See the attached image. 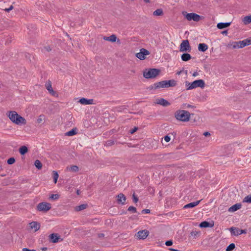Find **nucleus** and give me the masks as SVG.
<instances>
[{"label": "nucleus", "instance_id": "obj_55", "mask_svg": "<svg viewBox=\"0 0 251 251\" xmlns=\"http://www.w3.org/2000/svg\"><path fill=\"white\" fill-rule=\"evenodd\" d=\"M144 1L147 3H148L150 2V0H144Z\"/></svg>", "mask_w": 251, "mask_h": 251}, {"label": "nucleus", "instance_id": "obj_54", "mask_svg": "<svg viewBox=\"0 0 251 251\" xmlns=\"http://www.w3.org/2000/svg\"><path fill=\"white\" fill-rule=\"evenodd\" d=\"M103 236H104L103 234H102V233H101V234H99V237L100 238H101V237H103Z\"/></svg>", "mask_w": 251, "mask_h": 251}, {"label": "nucleus", "instance_id": "obj_26", "mask_svg": "<svg viewBox=\"0 0 251 251\" xmlns=\"http://www.w3.org/2000/svg\"><path fill=\"white\" fill-rule=\"evenodd\" d=\"M243 22L245 25H247L251 23V15L245 17L243 20Z\"/></svg>", "mask_w": 251, "mask_h": 251}, {"label": "nucleus", "instance_id": "obj_34", "mask_svg": "<svg viewBox=\"0 0 251 251\" xmlns=\"http://www.w3.org/2000/svg\"><path fill=\"white\" fill-rule=\"evenodd\" d=\"M235 248V244L234 243H231L227 247L226 251H232Z\"/></svg>", "mask_w": 251, "mask_h": 251}, {"label": "nucleus", "instance_id": "obj_29", "mask_svg": "<svg viewBox=\"0 0 251 251\" xmlns=\"http://www.w3.org/2000/svg\"><path fill=\"white\" fill-rule=\"evenodd\" d=\"M87 207V204H82L79 206H76L75 209L76 211H79L86 209Z\"/></svg>", "mask_w": 251, "mask_h": 251}, {"label": "nucleus", "instance_id": "obj_56", "mask_svg": "<svg viewBox=\"0 0 251 251\" xmlns=\"http://www.w3.org/2000/svg\"><path fill=\"white\" fill-rule=\"evenodd\" d=\"M192 107L191 105H190V104H187V107Z\"/></svg>", "mask_w": 251, "mask_h": 251}, {"label": "nucleus", "instance_id": "obj_51", "mask_svg": "<svg viewBox=\"0 0 251 251\" xmlns=\"http://www.w3.org/2000/svg\"><path fill=\"white\" fill-rule=\"evenodd\" d=\"M203 135L205 136H207L208 135H210V133L208 132H205L204 133H203Z\"/></svg>", "mask_w": 251, "mask_h": 251}, {"label": "nucleus", "instance_id": "obj_49", "mask_svg": "<svg viewBox=\"0 0 251 251\" xmlns=\"http://www.w3.org/2000/svg\"><path fill=\"white\" fill-rule=\"evenodd\" d=\"M45 49L48 51H49L50 50H51V49H50V47H45Z\"/></svg>", "mask_w": 251, "mask_h": 251}, {"label": "nucleus", "instance_id": "obj_4", "mask_svg": "<svg viewBox=\"0 0 251 251\" xmlns=\"http://www.w3.org/2000/svg\"><path fill=\"white\" fill-rule=\"evenodd\" d=\"M175 117L178 120L183 122H187L190 119V114L187 111L178 110L176 112Z\"/></svg>", "mask_w": 251, "mask_h": 251}, {"label": "nucleus", "instance_id": "obj_3", "mask_svg": "<svg viewBox=\"0 0 251 251\" xmlns=\"http://www.w3.org/2000/svg\"><path fill=\"white\" fill-rule=\"evenodd\" d=\"M176 85V81L174 79L163 80L154 84V88L155 89L173 87L175 86Z\"/></svg>", "mask_w": 251, "mask_h": 251}, {"label": "nucleus", "instance_id": "obj_2", "mask_svg": "<svg viewBox=\"0 0 251 251\" xmlns=\"http://www.w3.org/2000/svg\"><path fill=\"white\" fill-rule=\"evenodd\" d=\"M185 84L186 86L187 87V90H192L197 87L203 88L205 86V82L202 79L196 80L192 83H189L188 81H186Z\"/></svg>", "mask_w": 251, "mask_h": 251}, {"label": "nucleus", "instance_id": "obj_24", "mask_svg": "<svg viewBox=\"0 0 251 251\" xmlns=\"http://www.w3.org/2000/svg\"><path fill=\"white\" fill-rule=\"evenodd\" d=\"M181 58L183 61H188L191 58V56L189 53H185L181 55Z\"/></svg>", "mask_w": 251, "mask_h": 251}, {"label": "nucleus", "instance_id": "obj_57", "mask_svg": "<svg viewBox=\"0 0 251 251\" xmlns=\"http://www.w3.org/2000/svg\"><path fill=\"white\" fill-rule=\"evenodd\" d=\"M76 193L77 195H79V190H77L76 191Z\"/></svg>", "mask_w": 251, "mask_h": 251}, {"label": "nucleus", "instance_id": "obj_10", "mask_svg": "<svg viewBox=\"0 0 251 251\" xmlns=\"http://www.w3.org/2000/svg\"><path fill=\"white\" fill-rule=\"evenodd\" d=\"M150 52L145 49H140V52L136 54V57L140 60H144L146 58L145 56L149 55Z\"/></svg>", "mask_w": 251, "mask_h": 251}, {"label": "nucleus", "instance_id": "obj_32", "mask_svg": "<svg viewBox=\"0 0 251 251\" xmlns=\"http://www.w3.org/2000/svg\"><path fill=\"white\" fill-rule=\"evenodd\" d=\"M46 88L50 94L54 95L55 93L52 88L51 83H49L46 84Z\"/></svg>", "mask_w": 251, "mask_h": 251}, {"label": "nucleus", "instance_id": "obj_45", "mask_svg": "<svg viewBox=\"0 0 251 251\" xmlns=\"http://www.w3.org/2000/svg\"><path fill=\"white\" fill-rule=\"evenodd\" d=\"M138 130V127H134L133 129L130 130V133L131 134H133L134 132H135Z\"/></svg>", "mask_w": 251, "mask_h": 251}, {"label": "nucleus", "instance_id": "obj_21", "mask_svg": "<svg viewBox=\"0 0 251 251\" xmlns=\"http://www.w3.org/2000/svg\"><path fill=\"white\" fill-rule=\"evenodd\" d=\"M200 202V201H197L195 202H191L188 204L185 205L183 207V208H193L198 205Z\"/></svg>", "mask_w": 251, "mask_h": 251}, {"label": "nucleus", "instance_id": "obj_30", "mask_svg": "<svg viewBox=\"0 0 251 251\" xmlns=\"http://www.w3.org/2000/svg\"><path fill=\"white\" fill-rule=\"evenodd\" d=\"M163 14V10L161 8L156 9L153 13V15L154 16H161Z\"/></svg>", "mask_w": 251, "mask_h": 251}, {"label": "nucleus", "instance_id": "obj_42", "mask_svg": "<svg viewBox=\"0 0 251 251\" xmlns=\"http://www.w3.org/2000/svg\"><path fill=\"white\" fill-rule=\"evenodd\" d=\"M133 201L135 203H137L138 201V197L135 195V193H134L132 195Z\"/></svg>", "mask_w": 251, "mask_h": 251}, {"label": "nucleus", "instance_id": "obj_14", "mask_svg": "<svg viewBox=\"0 0 251 251\" xmlns=\"http://www.w3.org/2000/svg\"><path fill=\"white\" fill-rule=\"evenodd\" d=\"M149 231L143 230L138 231L137 232V236L139 239H144L149 235Z\"/></svg>", "mask_w": 251, "mask_h": 251}, {"label": "nucleus", "instance_id": "obj_19", "mask_svg": "<svg viewBox=\"0 0 251 251\" xmlns=\"http://www.w3.org/2000/svg\"><path fill=\"white\" fill-rule=\"evenodd\" d=\"M241 207V204L240 203H236L228 208V211L230 212H233L237 210L240 209Z\"/></svg>", "mask_w": 251, "mask_h": 251}, {"label": "nucleus", "instance_id": "obj_31", "mask_svg": "<svg viewBox=\"0 0 251 251\" xmlns=\"http://www.w3.org/2000/svg\"><path fill=\"white\" fill-rule=\"evenodd\" d=\"M34 165L39 170L41 169L42 168V164L39 160H36L35 161Z\"/></svg>", "mask_w": 251, "mask_h": 251}, {"label": "nucleus", "instance_id": "obj_11", "mask_svg": "<svg viewBox=\"0 0 251 251\" xmlns=\"http://www.w3.org/2000/svg\"><path fill=\"white\" fill-rule=\"evenodd\" d=\"M49 239L50 242L52 243H57L61 242L63 239L56 233H52L49 235Z\"/></svg>", "mask_w": 251, "mask_h": 251}, {"label": "nucleus", "instance_id": "obj_18", "mask_svg": "<svg viewBox=\"0 0 251 251\" xmlns=\"http://www.w3.org/2000/svg\"><path fill=\"white\" fill-rule=\"evenodd\" d=\"M214 226V222L209 223L207 221H203L200 224V227H212Z\"/></svg>", "mask_w": 251, "mask_h": 251}, {"label": "nucleus", "instance_id": "obj_5", "mask_svg": "<svg viewBox=\"0 0 251 251\" xmlns=\"http://www.w3.org/2000/svg\"><path fill=\"white\" fill-rule=\"evenodd\" d=\"M159 70L156 69L146 70L143 73V76L146 78H152L156 77L159 73Z\"/></svg>", "mask_w": 251, "mask_h": 251}, {"label": "nucleus", "instance_id": "obj_39", "mask_svg": "<svg viewBox=\"0 0 251 251\" xmlns=\"http://www.w3.org/2000/svg\"><path fill=\"white\" fill-rule=\"evenodd\" d=\"M59 198V195L58 194H52L50 197V199L53 200H57Z\"/></svg>", "mask_w": 251, "mask_h": 251}, {"label": "nucleus", "instance_id": "obj_44", "mask_svg": "<svg viewBox=\"0 0 251 251\" xmlns=\"http://www.w3.org/2000/svg\"><path fill=\"white\" fill-rule=\"evenodd\" d=\"M150 213V209H143L142 211V213L143 214H149Z\"/></svg>", "mask_w": 251, "mask_h": 251}, {"label": "nucleus", "instance_id": "obj_37", "mask_svg": "<svg viewBox=\"0 0 251 251\" xmlns=\"http://www.w3.org/2000/svg\"><path fill=\"white\" fill-rule=\"evenodd\" d=\"M45 119L44 116L43 115H41L39 116L37 120V123L38 124H42L43 122V121Z\"/></svg>", "mask_w": 251, "mask_h": 251}, {"label": "nucleus", "instance_id": "obj_48", "mask_svg": "<svg viewBox=\"0 0 251 251\" xmlns=\"http://www.w3.org/2000/svg\"><path fill=\"white\" fill-rule=\"evenodd\" d=\"M23 251H36L35 250H29V249H28L27 248H23Z\"/></svg>", "mask_w": 251, "mask_h": 251}, {"label": "nucleus", "instance_id": "obj_20", "mask_svg": "<svg viewBox=\"0 0 251 251\" xmlns=\"http://www.w3.org/2000/svg\"><path fill=\"white\" fill-rule=\"evenodd\" d=\"M231 22L227 23H219L217 24V27L219 29H223L231 25Z\"/></svg>", "mask_w": 251, "mask_h": 251}, {"label": "nucleus", "instance_id": "obj_46", "mask_svg": "<svg viewBox=\"0 0 251 251\" xmlns=\"http://www.w3.org/2000/svg\"><path fill=\"white\" fill-rule=\"evenodd\" d=\"M170 137L168 135H166L164 137V140L166 142H169L170 141Z\"/></svg>", "mask_w": 251, "mask_h": 251}, {"label": "nucleus", "instance_id": "obj_13", "mask_svg": "<svg viewBox=\"0 0 251 251\" xmlns=\"http://www.w3.org/2000/svg\"><path fill=\"white\" fill-rule=\"evenodd\" d=\"M117 203L119 204H121L122 205H124L126 203V197L122 193H120L117 196Z\"/></svg>", "mask_w": 251, "mask_h": 251}, {"label": "nucleus", "instance_id": "obj_22", "mask_svg": "<svg viewBox=\"0 0 251 251\" xmlns=\"http://www.w3.org/2000/svg\"><path fill=\"white\" fill-rule=\"evenodd\" d=\"M208 49V46L205 43H200L198 45V50L204 52Z\"/></svg>", "mask_w": 251, "mask_h": 251}, {"label": "nucleus", "instance_id": "obj_16", "mask_svg": "<svg viewBox=\"0 0 251 251\" xmlns=\"http://www.w3.org/2000/svg\"><path fill=\"white\" fill-rule=\"evenodd\" d=\"M79 102L84 105H89L94 104V100L93 99H87L84 98L80 99L79 100Z\"/></svg>", "mask_w": 251, "mask_h": 251}, {"label": "nucleus", "instance_id": "obj_53", "mask_svg": "<svg viewBox=\"0 0 251 251\" xmlns=\"http://www.w3.org/2000/svg\"><path fill=\"white\" fill-rule=\"evenodd\" d=\"M222 33H223V34H226H226H227V30L223 31L222 32Z\"/></svg>", "mask_w": 251, "mask_h": 251}, {"label": "nucleus", "instance_id": "obj_38", "mask_svg": "<svg viewBox=\"0 0 251 251\" xmlns=\"http://www.w3.org/2000/svg\"><path fill=\"white\" fill-rule=\"evenodd\" d=\"M114 144V141L112 140H109L107 141L104 143V146H110L113 145Z\"/></svg>", "mask_w": 251, "mask_h": 251}, {"label": "nucleus", "instance_id": "obj_52", "mask_svg": "<svg viewBox=\"0 0 251 251\" xmlns=\"http://www.w3.org/2000/svg\"><path fill=\"white\" fill-rule=\"evenodd\" d=\"M41 250L43 251H46L48 250V248L47 247H43L41 248Z\"/></svg>", "mask_w": 251, "mask_h": 251}, {"label": "nucleus", "instance_id": "obj_36", "mask_svg": "<svg viewBox=\"0 0 251 251\" xmlns=\"http://www.w3.org/2000/svg\"><path fill=\"white\" fill-rule=\"evenodd\" d=\"M243 202H249V203H251V195H249L248 196L246 197L244 199V200L243 201Z\"/></svg>", "mask_w": 251, "mask_h": 251}, {"label": "nucleus", "instance_id": "obj_50", "mask_svg": "<svg viewBox=\"0 0 251 251\" xmlns=\"http://www.w3.org/2000/svg\"><path fill=\"white\" fill-rule=\"evenodd\" d=\"M198 73L197 72H195L193 74V76H197L198 75Z\"/></svg>", "mask_w": 251, "mask_h": 251}, {"label": "nucleus", "instance_id": "obj_12", "mask_svg": "<svg viewBox=\"0 0 251 251\" xmlns=\"http://www.w3.org/2000/svg\"><path fill=\"white\" fill-rule=\"evenodd\" d=\"M231 233L235 236H238L243 233H246V230L240 229L235 227H232L229 229Z\"/></svg>", "mask_w": 251, "mask_h": 251}, {"label": "nucleus", "instance_id": "obj_33", "mask_svg": "<svg viewBox=\"0 0 251 251\" xmlns=\"http://www.w3.org/2000/svg\"><path fill=\"white\" fill-rule=\"evenodd\" d=\"M125 109H126V105H122L116 107V111L117 112H122L124 111Z\"/></svg>", "mask_w": 251, "mask_h": 251}, {"label": "nucleus", "instance_id": "obj_41", "mask_svg": "<svg viewBox=\"0 0 251 251\" xmlns=\"http://www.w3.org/2000/svg\"><path fill=\"white\" fill-rule=\"evenodd\" d=\"M15 162V159L14 157H11L7 160V163L9 165L13 164Z\"/></svg>", "mask_w": 251, "mask_h": 251}, {"label": "nucleus", "instance_id": "obj_47", "mask_svg": "<svg viewBox=\"0 0 251 251\" xmlns=\"http://www.w3.org/2000/svg\"><path fill=\"white\" fill-rule=\"evenodd\" d=\"M13 8V7L12 5H11L8 8H5V11L6 12H9Z\"/></svg>", "mask_w": 251, "mask_h": 251}, {"label": "nucleus", "instance_id": "obj_43", "mask_svg": "<svg viewBox=\"0 0 251 251\" xmlns=\"http://www.w3.org/2000/svg\"><path fill=\"white\" fill-rule=\"evenodd\" d=\"M165 245L167 246H170L173 245V241L172 240L167 241L165 243Z\"/></svg>", "mask_w": 251, "mask_h": 251}, {"label": "nucleus", "instance_id": "obj_25", "mask_svg": "<svg viewBox=\"0 0 251 251\" xmlns=\"http://www.w3.org/2000/svg\"><path fill=\"white\" fill-rule=\"evenodd\" d=\"M67 169L72 172H77L79 171L78 167L76 165H73L68 167Z\"/></svg>", "mask_w": 251, "mask_h": 251}, {"label": "nucleus", "instance_id": "obj_28", "mask_svg": "<svg viewBox=\"0 0 251 251\" xmlns=\"http://www.w3.org/2000/svg\"><path fill=\"white\" fill-rule=\"evenodd\" d=\"M76 130H77L76 128H73V129H71L70 131L67 132L65 133V134H66V135L69 136H73L74 135H75L77 133Z\"/></svg>", "mask_w": 251, "mask_h": 251}, {"label": "nucleus", "instance_id": "obj_8", "mask_svg": "<svg viewBox=\"0 0 251 251\" xmlns=\"http://www.w3.org/2000/svg\"><path fill=\"white\" fill-rule=\"evenodd\" d=\"M251 44V39L248 38L242 41L235 42L233 45L234 48H243L246 46Z\"/></svg>", "mask_w": 251, "mask_h": 251}, {"label": "nucleus", "instance_id": "obj_23", "mask_svg": "<svg viewBox=\"0 0 251 251\" xmlns=\"http://www.w3.org/2000/svg\"><path fill=\"white\" fill-rule=\"evenodd\" d=\"M103 39L106 41L114 42L117 40V37L115 35L112 34L109 37H104Z\"/></svg>", "mask_w": 251, "mask_h": 251}, {"label": "nucleus", "instance_id": "obj_15", "mask_svg": "<svg viewBox=\"0 0 251 251\" xmlns=\"http://www.w3.org/2000/svg\"><path fill=\"white\" fill-rule=\"evenodd\" d=\"M156 103L163 106H167L170 105V103L169 101L163 98L157 99Z\"/></svg>", "mask_w": 251, "mask_h": 251}, {"label": "nucleus", "instance_id": "obj_1", "mask_svg": "<svg viewBox=\"0 0 251 251\" xmlns=\"http://www.w3.org/2000/svg\"><path fill=\"white\" fill-rule=\"evenodd\" d=\"M8 117L13 123L17 125H25L26 124V120L25 119L18 115L16 111H9Z\"/></svg>", "mask_w": 251, "mask_h": 251}, {"label": "nucleus", "instance_id": "obj_6", "mask_svg": "<svg viewBox=\"0 0 251 251\" xmlns=\"http://www.w3.org/2000/svg\"><path fill=\"white\" fill-rule=\"evenodd\" d=\"M182 14L189 21L193 20L194 22H199L202 19L201 16L195 13H187L186 12H183Z\"/></svg>", "mask_w": 251, "mask_h": 251}, {"label": "nucleus", "instance_id": "obj_35", "mask_svg": "<svg viewBox=\"0 0 251 251\" xmlns=\"http://www.w3.org/2000/svg\"><path fill=\"white\" fill-rule=\"evenodd\" d=\"M53 180L55 183L57 182V179L58 178V174H57L56 171H53Z\"/></svg>", "mask_w": 251, "mask_h": 251}, {"label": "nucleus", "instance_id": "obj_7", "mask_svg": "<svg viewBox=\"0 0 251 251\" xmlns=\"http://www.w3.org/2000/svg\"><path fill=\"white\" fill-rule=\"evenodd\" d=\"M191 48L188 40H183L179 46V51L180 52H190Z\"/></svg>", "mask_w": 251, "mask_h": 251}, {"label": "nucleus", "instance_id": "obj_9", "mask_svg": "<svg viewBox=\"0 0 251 251\" xmlns=\"http://www.w3.org/2000/svg\"><path fill=\"white\" fill-rule=\"evenodd\" d=\"M50 208V204L46 202H41L37 205V209L41 211H47Z\"/></svg>", "mask_w": 251, "mask_h": 251}, {"label": "nucleus", "instance_id": "obj_17", "mask_svg": "<svg viewBox=\"0 0 251 251\" xmlns=\"http://www.w3.org/2000/svg\"><path fill=\"white\" fill-rule=\"evenodd\" d=\"M29 226L31 229H34L35 231H36L39 229L40 225L37 222H32L29 223Z\"/></svg>", "mask_w": 251, "mask_h": 251}, {"label": "nucleus", "instance_id": "obj_58", "mask_svg": "<svg viewBox=\"0 0 251 251\" xmlns=\"http://www.w3.org/2000/svg\"><path fill=\"white\" fill-rule=\"evenodd\" d=\"M180 73H181V72H178L177 74H180Z\"/></svg>", "mask_w": 251, "mask_h": 251}, {"label": "nucleus", "instance_id": "obj_27", "mask_svg": "<svg viewBox=\"0 0 251 251\" xmlns=\"http://www.w3.org/2000/svg\"><path fill=\"white\" fill-rule=\"evenodd\" d=\"M27 151H28V149L25 146H22L19 149V152L21 153V154H22V155H24L25 153H26L27 152Z\"/></svg>", "mask_w": 251, "mask_h": 251}, {"label": "nucleus", "instance_id": "obj_40", "mask_svg": "<svg viewBox=\"0 0 251 251\" xmlns=\"http://www.w3.org/2000/svg\"><path fill=\"white\" fill-rule=\"evenodd\" d=\"M128 211L131 212L132 213H136L137 212L136 208L132 206H130L128 208Z\"/></svg>", "mask_w": 251, "mask_h": 251}]
</instances>
